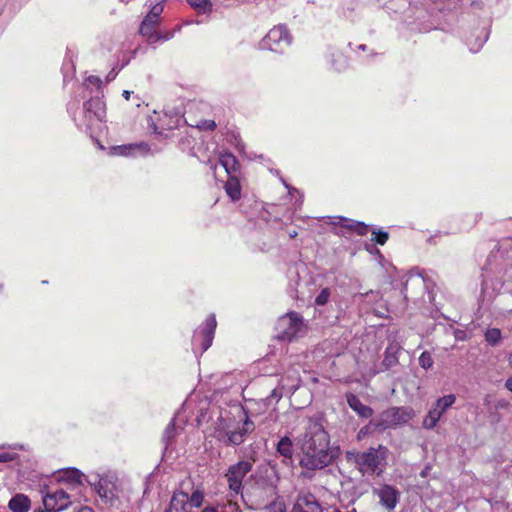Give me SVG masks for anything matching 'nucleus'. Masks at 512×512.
Segmentation results:
<instances>
[{
	"mask_svg": "<svg viewBox=\"0 0 512 512\" xmlns=\"http://www.w3.org/2000/svg\"><path fill=\"white\" fill-rule=\"evenodd\" d=\"M298 444L301 476L311 478L314 471L322 470L333 462L334 454L330 448L329 434L319 422H309Z\"/></svg>",
	"mask_w": 512,
	"mask_h": 512,
	"instance_id": "1",
	"label": "nucleus"
},
{
	"mask_svg": "<svg viewBox=\"0 0 512 512\" xmlns=\"http://www.w3.org/2000/svg\"><path fill=\"white\" fill-rule=\"evenodd\" d=\"M94 487L103 505L113 512H126L129 499L124 494L118 480L111 475H96L88 481Z\"/></svg>",
	"mask_w": 512,
	"mask_h": 512,
	"instance_id": "2",
	"label": "nucleus"
},
{
	"mask_svg": "<svg viewBox=\"0 0 512 512\" xmlns=\"http://www.w3.org/2000/svg\"><path fill=\"white\" fill-rule=\"evenodd\" d=\"M238 424H235V418L219 417L218 425L216 427V437L225 445H240L242 444L247 435L254 431V423L249 419L243 410Z\"/></svg>",
	"mask_w": 512,
	"mask_h": 512,
	"instance_id": "3",
	"label": "nucleus"
},
{
	"mask_svg": "<svg viewBox=\"0 0 512 512\" xmlns=\"http://www.w3.org/2000/svg\"><path fill=\"white\" fill-rule=\"evenodd\" d=\"M103 95H94L84 102L83 108L78 115H74L73 119L78 128L84 129L86 132L92 130L102 123L106 116L105 103L102 100Z\"/></svg>",
	"mask_w": 512,
	"mask_h": 512,
	"instance_id": "4",
	"label": "nucleus"
},
{
	"mask_svg": "<svg viewBox=\"0 0 512 512\" xmlns=\"http://www.w3.org/2000/svg\"><path fill=\"white\" fill-rule=\"evenodd\" d=\"M307 324L304 318L295 311L280 316L275 325V338L280 341L291 342L307 333Z\"/></svg>",
	"mask_w": 512,
	"mask_h": 512,
	"instance_id": "5",
	"label": "nucleus"
},
{
	"mask_svg": "<svg viewBox=\"0 0 512 512\" xmlns=\"http://www.w3.org/2000/svg\"><path fill=\"white\" fill-rule=\"evenodd\" d=\"M388 449L383 445L370 447L367 451L357 452L354 455V462L364 475H380L382 473V464L386 461Z\"/></svg>",
	"mask_w": 512,
	"mask_h": 512,
	"instance_id": "6",
	"label": "nucleus"
},
{
	"mask_svg": "<svg viewBox=\"0 0 512 512\" xmlns=\"http://www.w3.org/2000/svg\"><path fill=\"white\" fill-rule=\"evenodd\" d=\"M292 37L284 25H278L269 30L259 43V48L276 53H283L290 46Z\"/></svg>",
	"mask_w": 512,
	"mask_h": 512,
	"instance_id": "7",
	"label": "nucleus"
},
{
	"mask_svg": "<svg viewBox=\"0 0 512 512\" xmlns=\"http://www.w3.org/2000/svg\"><path fill=\"white\" fill-rule=\"evenodd\" d=\"M216 325V317L214 314H211L206 318L203 325L194 331L192 349L195 353L199 351L202 354L212 345Z\"/></svg>",
	"mask_w": 512,
	"mask_h": 512,
	"instance_id": "8",
	"label": "nucleus"
},
{
	"mask_svg": "<svg viewBox=\"0 0 512 512\" xmlns=\"http://www.w3.org/2000/svg\"><path fill=\"white\" fill-rule=\"evenodd\" d=\"M415 417V411L411 407H390L382 411L378 420L385 431L390 428L404 425Z\"/></svg>",
	"mask_w": 512,
	"mask_h": 512,
	"instance_id": "9",
	"label": "nucleus"
},
{
	"mask_svg": "<svg viewBox=\"0 0 512 512\" xmlns=\"http://www.w3.org/2000/svg\"><path fill=\"white\" fill-rule=\"evenodd\" d=\"M252 467V461L242 460L228 468L225 477L228 482L229 495L231 497L241 494L243 489V479L252 470Z\"/></svg>",
	"mask_w": 512,
	"mask_h": 512,
	"instance_id": "10",
	"label": "nucleus"
},
{
	"mask_svg": "<svg viewBox=\"0 0 512 512\" xmlns=\"http://www.w3.org/2000/svg\"><path fill=\"white\" fill-rule=\"evenodd\" d=\"M456 396L448 394L436 400L434 405L425 416L422 426L424 429L432 430L436 427L442 415L455 403Z\"/></svg>",
	"mask_w": 512,
	"mask_h": 512,
	"instance_id": "11",
	"label": "nucleus"
},
{
	"mask_svg": "<svg viewBox=\"0 0 512 512\" xmlns=\"http://www.w3.org/2000/svg\"><path fill=\"white\" fill-rule=\"evenodd\" d=\"M150 6V11L143 19L139 31L142 36L146 37L149 44H155L157 43L158 36L156 35L154 28L158 23L164 7L162 2H157L155 4L150 3Z\"/></svg>",
	"mask_w": 512,
	"mask_h": 512,
	"instance_id": "12",
	"label": "nucleus"
},
{
	"mask_svg": "<svg viewBox=\"0 0 512 512\" xmlns=\"http://www.w3.org/2000/svg\"><path fill=\"white\" fill-rule=\"evenodd\" d=\"M71 504L70 496L64 489L47 492L43 496V505L48 511L59 512Z\"/></svg>",
	"mask_w": 512,
	"mask_h": 512,
	"instance_id": "13",
	"label": "nucleus"
},
{
	"mask_svg": "<svg viewBox=\"0 0 512 512\" xmlns=\"http://www.w3.org/2000/svg\"><path fill=\"white\" fill-rule=\"evenodd\" d=\"M329 221L327 222L330 225H338L340 222H343L340 227L335 228L334 234L337 236H344L345 230H351L356 232L360 236H364L368 232V225L364 222L354 221L345 217H328Z\"/></svg>",
	"mask_w": 512,
	"mask_h": 512,
	"instance_id": "14",
	"label": "nucleus"
},
{
	"mask_svg": "<svg viewBox=\"0 0 512 512\" xmlns=\"http://www.w3.org/2000/svg\"><path fill=\"white\" fill-rule=\"evenodd\" d=\"M291 512H322V507L313 494L300 491Z\"/></svg>",
	"mask_w": 512,
	"mask_h": 512,
	"instance_id": "15",
	"label": "nucleus"
},
{
	"mask_svg": "<svg viewBox=\"0 0 512 512\" xmlns=\"http://www.w3.org/2000/svg\"><path fill=\"white\" fill-rule=\"evenodd\" d=\"M84 474L76 468H67L59 471L57 481L67 484V489H75L82 485Z\"/></svg>",
	"mask_w": 512,
	"mask_h": 512,
	"instance_id": "16",
	"label": "nucleus"
},
{
	"mask_svg": "<svg viewBox=\"0 0 512 512\" xmlns=\"http://www.w3.org/2000/svg\"><path fill=\"white\" fill-rule=\"evenodd\" d=\"M149 151L148 144L141 142V143H134V144H127V145H119L114 146L111 148V153L114 155L119 156H136L138 154L144 155L147 154Z\"/></svg>",
	"mask_w": 512,
	"mask_h": 512,
	"instance_id": "17",
	"label": "nucleus"
},
{
	"mask_svg": "<svg viewBox=\"0 0 512 512\" xmlns=\"http://www.w3.org/2000/svg\"><path fill=\"white\" fill-rule=\"evenodd\" d=\"M377 495L380 499V503L388 510H393L398 502L399 492L390 485L382 486L378 491Z\"/></svg>",
	"mask_w": 512,
	"mask_h": 512,
	"instance_id": "18",
	"label": "nucleus"
},
{
	"mask_svg": "<svg viewBox=\"0 0 512 512\" xmlns=\"http://www.w3.org/2000/svg\"><path fill=\"white\" fill-rule=\"evenodd\" d=\"M277 455L282 457V463L288 465L293 461L294 443L288 436L281 437L276 444Z\"/></svg>",
	"mask_w": 512,
	"mask_h": 512,
	"instance_id": "19",
	"label": "nucleus"
},
{
	"mask_svg": "<svg viewBox=\"0 0 512 512\" xmlns=\"http://www.w3.org/2000/svg\"><path fill=\"white\" fill-rule=\"evenodd\" d=\"M346 400L349 407L357 413V415L361 418L368 419L372 417L374 411L370 406H367L361 402V400L354 395L353 393H348L346 395Z\"/></svg>",
	"mask_w": 512,
	"mask_h": 512,
	"instance_id": "20",
	"label": "nucleus"
},
{
	"mask_svg": "<svg viewBox=\"0 0 512 512\" xmlns=\"http://www.w3.org/2000/svg\"><path fill=\"white\" fill-rule=\"evenodd\" d=\"M280 382L282 383V386L286 388V391L288 393H293L298 389L300 385L299 370L295 367L290 368L281 377Z\"/></svg>",
	"mask_w": 512,
	"mask_h": 512,
	"instance_id": "21",
	"label": "nucleus"
},
{
	"mask_svg": "<svg viewBox=\"0 0 512 512\" xmlns=\"http://www.w3.org/2000/svg\"><path fill=\"white\" fill-rule=\"evenodd\" d=\"M83 98L87 96L103 95L102 94V80L98 76H88L82 85Z\"/></svg>",
	"mask_w": 512,
	"mask_h": 512,
	"instance_id": "22",
	"label": "nucleus"
},
{
	"mask_svg": "<svg viewBox=\"0 0 512 512\" xmlns=\"http://www.w3.org/2000/svg\"><path fill=\"white\" fill-rule=\"evenodd\" d=\"M165 512H190L188 510V493L183 491L175 492Z\"/></svg>",
	"mask_w": 512,
	"mask_h": 512,
	"instance_id": "23",
	"label": "nucleus"
},
{
	"mask_svg": "<svg viewBox=\"0 0 512 512\" xmlns=\"http://www.w3.org/2000/svg\"><path fill=\"white\" fill-rule=\"evenodd\" d=\"M8 508L12 512H28L31 508V501L25 494L19 493L10 499Z\"/></svg>",
	"mask_w": 512,
	"mask_h": 512,
	"instance_id": "24",
	"label": "nucleus"
},
{
	"mask_svg": "<svg viewBox=\"0 0 512 512\" xmlns=\"http://www.w3.org/2000/svg\"><path fill=\"white\" fill-rule=\"evenodd\" d=\"M219 163L231 177L239 171L240 164L237 158L230 152H224L220 155Z\"/></svg>",
	"mask_w": 512,
	"mask_h": 512,
	"instance_id": "25",
	"label": "nucleus"
},
{
	"mask_svg": "<svg viewBox=\"0 0 512 512\" xmlns=\"http://www.w3.org/2000/svg\"><path fill=\"white\" fill-rule=\"evenodd\" d=\"M225 190L228 196L233 200L237 201L241 197V187L238 179L235 176H231L226 184Z\"/></svg>",
	"mask_w": 512,
	"mask_h": 512,
	"instance_id": "26",
	"label": "nucleus"
},
{
	"mask_svg": "<svg viewBox=\"0 0 512 512\" xmlns=\"http://www.w3.org/2000/svg\"><path fill=\"white\" fill-rule=\"evenodd\" d=\"M16 449H23V445H13L9 447H0V463H8L18 458V454L14 451Z\"/></svg>",
	"mask_w": 512,
	"mask_h": 512,
	"instance_id": "27",
	"label": "nucleus"
},
{
	"mask_svg": "<svg viewBox=\"0 0 512 512\" xmlns=\"http://www.w3.org/2000/svg\"><path fill=\"white\" fill-rule=\"evenodd\" d=\"M376 431H379V432L384 431L382 429V426H381L378 418L370 420V422L367 425L362 427L358 432L357 438L360 440V439L364 438L365 436L372 434L373 432H376Z\"/></svg>",
	"mask_w": 512,
	"mask_h": 512,
	"instance_id": "28",
	"label": "nucleus"
},
{
	"mask_svg": "<svg viewBox=\"0 0 512 512\" xmlns=\"http://www.w3.org/2000/svg\"><path fill=\"white\" fill-rule=\"evenodd\" d=\"M285 392L288 393L286 388L282 386V383L279 382L278 386L274 388L270 395L266 398V404L269 406L278 403Z\"/></svg>",
	"mask_w": 512,
	"mask_h": 512,
	"instance_id": "29",
	"label": "nucleus"
},
{
	"mask_svg": "<svg viewBox=\"0 0 512 512\" xmlns=\"http://www.w3.org/2000/svg\"><path fill=\"white\" fill-rule=\"evenodd\" d=\"M502 334L498 328H489L485 332V340L491 346H496L500 343Z\"/></svg>",
	"mask_w": 512,
	"mask_h": 512,
	"instance_id": "30",
	"label": "nucleus"
},
{
	"mask_svg": "<svg viewBox=\"0 0 512 512\" xmlns=\"http://www.w3.org/2000/svg\"><path fill=\"white\" fill-rule=\"evenodd\" d=\"M204 501V494L201 490L196 489L192 492L191 496H188V503L192 507H200L202 506Z\"/></svg>",
	"mask_w": 512,
	"mask_h": 512,
	"instance_id": "31",
	"label": "nucleus"
},
{
	"mask_svg": "<svg viewBox=\"0 0 512 512\" xmlns=\"http://www.w3.org/2000/svg\"><path fill=\"white\" fill-rule=\"evenodd\" d=\"M187 2L191 7L204 13L210 11L212 8V3L210 0H187Z\"/></svg>",
	"mask_w": 512,
	"mask_h": 512,
	"instance_id": "32",
	"label": "nucleus"
},
{
	"mask_svg": "<svg viewBox=\"0 0 512 512\" xmlns=\"http://www.w3.org/2000/svg\"><path fill=\"white\" fill-rule=\"evenodd\" d=\"M433 358H432V355L429 351H424L421 353L420 357H419V365L425 369V370H428L430 369L432 366H433Z\"/></svg>",
	"mask_w": 512,
	"mask_h": 512,
	"instance_id": "33",
	"label": "nucleus"
},
{
	"mask_svg": "<svg viewBox=\"0 0 512 512\" xmlns=\"http://www.w3.org/2000/svg\"><path fill=\"white\" fill-rule=\"evenodd\" d=\"M486 40H487V34L483 32L481 36H477V38L475 40V44H472L471 40H468L467 45L469 46L470 51L475 53V52L479 51V49L483 46V44L486 42Z\"/></svg>",
	"mask_w": 512,
	"mask_h": 512,
	"instance_id": "34",
	"label": "nucleus"
},
{
	"mask_svg": "<svg viewBox=\"0 0 512 512\" xmlns=\"http://www.w3.org/2000/svg\"><path fill=\"white\" fill-rule=\"evenodd\" d=\"M175 424L174 419L168 424L163 433V441L168 445V443L175 437Z\"/></svg>",
	"mask_w": 512,
	"mask_h": 512,
	"instance_id": "35",
	"label": "nucleus"
},
{
	"mask_svg": "<svg viewBox=\"0 0 512 512\" xmlns=\"http://www.w3.org/2000/svg\"><path fill=\"white\" fill-rule=\"evenodd\" d=\"M330 289L323 288L315 298V303L319 306L325 305L330 298Z\"/></svg>",
	"mask_w": 512,
	"mask_h": 512,
	"instance_id": "36",
	"label": "nucleus"
},
{
	"mask_svg": "<svg viewBox=\"0 0 512 512\" xmlns=\"http://www.w3.org/2000/svg\"><path fill=\"white\" fill-rule=\"evenodd\" d=\"M373 235L372 240L379 245H384L389 238V234L385 231H373Z\"/></svg>",
	"mask_w": 512,
	"mask_h": 512,
	"instance_id": "37",
	"label": "nucleus"
},
{
	"mask_svg": "<svg viewBox=\"0 0 512 512\" xmlns=\"http://www.w3.org/2000/svg\"><path fill=\"white\" fill-rule=\"evenodd\" d=\"M267 512H286V507L283 502H273L266 507Z\"/></svg>",
	"mask_w": 512,
	"mask_h": 512,
	"instance_id": "38",
	"label": "nucleus"
},
{
	"mask_svg": "<svg viewBox=\"0 0 512 512\" xmlns=\"http://www.w3.org/2000/svg\"><path fill=\"white\" fill-rule=\"evenodd\" d=\"M222 512H241L236 502L229 500L222 508Z\"/></svg>",
	"mask_w": 512,
	"mask_h": 512,
	"instance_id": "39",
	"label": "nucleus"
},
{
	"mask_svg": "<svg viewBox=\"0 0 512 512\" xmlns=\"http://www.w3.org/2000/svg\"><path fill=\"white\" fill-rule=\"evenodd\" d=\"M198 127L205 130H214L216 128V123L213 120H205L202 121L201 124L198 125Z\"/></svg>",
	"mask_w": 512,
	"mask_h": 512,
	"instance_id": "40",
	"label": "nucleus"
},
{
	"mask_svg": "<svg viewBox=\"0 0 512 512\" xmlns=\"http://www.w3.org/2000/svg\"><path fill=\"white\" fill-rule=\"evenodd\" d=\"M156 35L158 36V38H157V42H158V41H167V40L172 39L174 36V33L173 32H165V33L156 32Z\"/></svg>",
	"mask_w": 512,
	"mask_h": 512,
	"instance_id": "41",
	"label": "nucleus"
},
{
	"mask_svg": "<svg viewBox=\"0 0 512 512\" xmlns=\"http://www.w3.org/2000/svg\"><path fill=\"white\" fill-rule=\"evenodd\" d=\"M338 58H339V64H337L335 62H333L332 64L336 70L340 71L346 67V59L341 54H338Z\"/></svg>",
	"mask_w": 512,
	"mask_h": 512,
	"instance_id": "42",
	"label": "nucleus"
},
{
	"mask_svg": "<svg viewBox=\"0 0 512 512\" xmlns=\"http://www.w3.org/2000/svg\"><path fill=\"white\" fill-rule=\"evenodd\" d=\"M454 337L457 341H464L467 339V333L464 330L456 329L454 331Z\"/></svg>",
	"mask_w": 512,
	"mask_h": 512,
	"instance_id": "43",
	"label": "nucleus"
},
{
	"mask_svg": "<svg viewBox=\"0 0 512 512\" xmlns=\"http://www.w3.org/2000/svg\"><path fill=\"white\" fill-rule=\"evenodd\" d=\"M117 74H118V71H116V69H115V68H113V69H112V70L107 74V76H106V82L108 83V82H110V81L114 80V79H115V77L117 76Z\"/></svg>",
	"mask_w": 512,
	"mask_h": 512,
	"instance_id": "44",
	"label": "nucleus"
},
{
	"mask_svg": "<svg viewBox=\"0 0 512 512\" xmlns=\"http://www.w3.org/2000/svg\"><path fill=\"white\" fill-rule=\"evenodd\" d=\"M505 387L512 393V376L505 381Z\"/></svg>",
	"mask_w": 512,
	"mask_h": 512,
	"instance_id": "45",
	"label": "nucleus"
},
{
	"mask_svg": "<svg viewBox=\"0 0 512 512\" xmlns=\"http://www.w3.org/2000/svg\"><path fill=\"white\" fill-rule=\"evenodd\" d=\"M78 512H94L93 509H91L88 506L81 507Z\"/></svg>",
	"mask_w": 512,
	"mask_h": 512,
	"instance_id": "46",
	"label": "nucleus"
},
{
	"mask_svg": "<svg viewBox=\"0 0 512 512\" xmlns=\"http://www.w3.org/2000/svg\"><path fill=\"white\" fill-rule=\"evenodd\" d=\"M132 94V92L128 91V90H124L123 91V97L126 99V100H129L130 99V95Z\"/></svg>",
	"mask_w": 512,
	"mask_h": 512,
	"instance_id": "47",
	"label": "nucleus"
},
{
	"mask_svg": "<svg viewBox=\"0 0 512 512\" xmlns=\"http://www.w3.org/2000/svg\"><path fill=\"white\" fill-rule=\"evenodd\" d=\"M202 512H218V510L214 507H206L202 510Z\"/></svg>",
	"mask_w": 512,
	"mask_h": 512,
	"instance_id": "48",
	"label": "nucleus"
},
{
	"mask_svg": "<svg viewBox=\"0 0 512 512\" xmlns=\"http://www.w3.org/2000/svg\"><path fill=\"white\" fill-rule=\"evenodd\" d=\"M383 364L389 367L392 364V360H388V358L386 357L383 361Z\"/></svg>",
	"mask_w": 512,
	"mask_h": 512,
	"instance_id": "49",
	"label": "nucleus"
},
{
	"mask_svg": "<svg viewBox=\"0 0 512 512\" xmlns=\"http://www.w3.org/2000/svg\"><path fill=\"white\" fill-rule=\"evenodd\" d=\"M286 188H288L289 190V193L292 194V191H295V192H298V190H296L295 188H291L288 184L284 183Z\"/></svg>",
	"mask_w": 512,
	"mask_h": 512,
	"instance_id": "50",
	"label": "nucleus"
},
{
	"mask_svg": "<svg viewBox=\"0 0 512 512\" xmlns=\"http://www.w3.org/2000/svg\"><path fill=\"white\" fill-rule=\"evenodd\" d=\"M289 236H290L291 238L296 237V236H297V231H296V230L290 231V232H289Z\"/></svg>",
	"mask_w": 512,
	"mask_h": 512,
	"instance_id": "51",
	"label": "nucleus"
},
{
	"mask_svg": "<svg viewBox=\"0 0 512 512\" xmlns=\"http://www.w3.org/2000/svg\"><path fill=\"white\" fill-rule=\"evenodd\" d=\"M507 360H508V364H509V366L512 368V352L509 354V356H508V359H507Z\"/></svg>",
	"mask_w": 512,
	"mask_h": 512,
	"instance_id": "52",
	"label": "nucleus"
},
{
	"mask_svg": "<svg viewBox=\"0 0 512 512\" xmlns=\"http://www.w3.org/2000/svg\"><path fill=\"white\" fill-rule=\"evenodd\" d=\"M507 273H508V278L510 279V281H512V268L510 270H508Z\"/></svg>",
	"mask_w": 512,
	"mask_h": 512,
	"instance_id": "53",
	"label": "nucleus"
},
{
	"mask_svg": "<svg viewBox=\"0 0 512 512\" xmlns=\"http://www.w3.org/2000/svg\"><path fill=\"white\" fill-rule=\"evenodd\" d=\"M358 49H360L362 51H365L366 50V45L361 44V45L358 46Z\"/></svg>",
	"mask_w": 512,
	"mask_h": 512,
	"instance_id": "54",
	"label": "nucleus"
},
{
	"mask_svg": "<svg viewBox=\"0 0 512 512\" xmlns=\"http://www.w3.org/2000/svg\"><path fill=\"white\" fill-rule=\"evenodd\" d=\"M34 512H52V511H48V510L45 508V510L37 509V510H35Z\"/></svg>",
	"mask_w": 512,
	"mask_h": 512,
	"instance_id": "55",
	"label": "nucleus"
},
{
	"mask_svg": "<svg viewBox=\"0 0 512 512\" xmlns=\"http://www.w3.org/2000/svg\"><path fill=\"white\" fill-rule=\"evenodd\" d=\"M127 63H128V62H126L125 64H122V66H120V67H119V69H118L117 71L119 72L120 70H122V69H123V67H125V65H126Z\"/></svg>",
	"mask_w": 512,
	"mask_h": 512,
	"instance_id": "56",
	"label": "nucleus"
},
{
	"mask_svg": "<svg viewBox=\"0 0 512 512\" xmlns=\"http://www.w3.org/2000/svg\"><path fill=\"white\" fill-rule=\"evenodd\" d=\"M127 63H128V62H126L125 64H122V66H120V67H119V69H118L117 71L119 72L120 70H122V69H123V67H125V65H126Z\"/></svg>",
	"mask_w": 512,
	"mask_h": 512,
	"instance_id": "57",
	"label": "nucleus"
},
{
	"mask_svg": "<svg viewBox=\"0 0 512 512\" xmlns=\"http://www.w3.org/2000/svg\"><path fill=\"white\" fill-rule=\"evenodd\" d=\"M127 63H128V62H126L125 64H122V66H120V67H119V69H118L117 71L119 72L120 70H122V69H123V67H125V65H126Z\"/></svg>",
	"mask_w": 512,
	"mask_h": 512,
	"instance_id": "58",
	"label": "nucleus"
}]
</instances>
